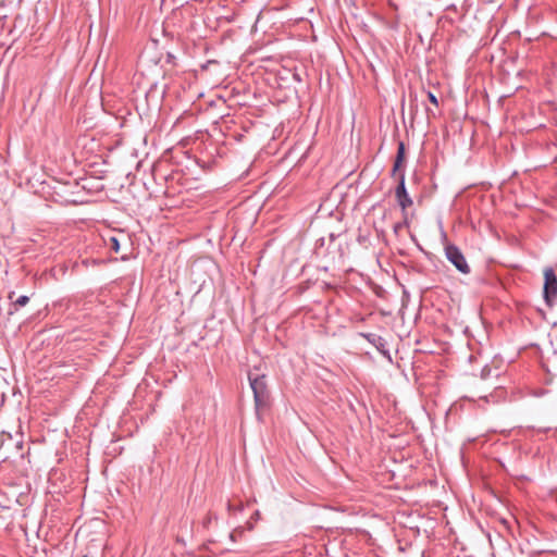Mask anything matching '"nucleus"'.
I'll return each mask as SVG.
<instances>
[{"mask_svg": "<svg viewBox=\"0 0 557 557\" xmlns=\"http://www.w3.org/2000/svg\"><path fill=\"white\" fill-rule=\"evenodd\" d=\"M248 380L253 393L255 408L258 418L261 411L268 409L271 404L270 391L268 388L267 375L259 373V369L255 367L248 372Z\"/></svg>", "mask_w": 557, "mask_h": 557, "instance_id": "f257e3e1", "label": "nucleus"}, {"mask_svg": "<svg viewBox=\"0 0 557 557\" xmlns=\"http://www.w3.org/2000/svg\"><path fill=\"white\" fill-rule=\"evenodd\" d=\"M543 296L546 305L553 308L557 301V276L552 268L544 271Z\"/></svg>", "mask_w": 557, "mask_h": 557, "instance_id": "f03ea898", "label": "nucleus"}, {"mask_svg": "<svg viewBox=\"0 0 557 557\" xmlns=\"http://www.w3.org/2000/svg\"><path fill=\"white\" fill-rule=\"evenodd\" d=\"M445 256L449 262H451L458 271L463 274L470 273V267L462 253V251L454 244H448L445 247Z\"/></svg>", "mask_w": 557, "mask_h": 557, "instance_id": "7ed1b4c3", "label": "nucleus"}, {"mask_svg": "<svg viewBox=\"0 0 557 557\" xmlns=\"http://www.w3.org/2000/svg\"><path fill=\"white\" fill-rule=\"evenodd\" d=\"M398 177V185L395 189L396 200L403 211V214L406 215V210L412 206V199L407 193L405 185V172H400Z\"/></svg>", "mask_w": 557, "mask_h": 557, "instance_id": "20e7f679", "label": "nucleus"}, {"mask_svg": "<svg viewBox=\"0 0 557 557\" xmlns=\"http://www.w3.org/2000/svg\"><path fill=\"white\" fill-rule=\"evenodd\" d=\"M404 160H405V145H404V143L400 141L398 144L397 154H396V159H395L393 171H392V174L394 176H399L400 172H405L404 170H401Z\"/></svg>", "mask_w": 557, "mask_h": 557, "instance_id": "39448f33", "label": "nucleus"}, {"mask_svg": "<svg viewBox=\"0 0 557 557\" xmlns=\"http://www.w3.org/2000/svg\"><path fill=\"white\" fill-rule=\"evenodd\" d=\"M28 301H29V297L26 295H22V296L17 297L15 301H13L12 308L14 310H17L20 307L26 306L28 304Z\"/></svg>", "mask_w": 557, "mask_h": 557, "instance_id": "423d86ee", "label": "nucleus"}, {"mask_svg": "<svg viewBox=\"0 0 557 557\" xmlns=\"http://www.w3.org/2000/svg\"><path fill=\"white\" fill-rule=\"evenodd\" d=\"M108 247L110 248V250L117 253L120 251V242H119L117 237L111 236L109 238Z\"/></svg>", "mask_w": 557, "mask_h": 557, "instance_id": "0eeeda50", "label": "nucleus"}, {"mask_svg": "<svg viewBox=\"0 0 557 557\" xmlns=\"http://www.w3.org/2000/svg\"><path fill=\"white\" fill-rule=\"evenodd\" d=\"M367 338H368L370 342H373V343L376 345V347H377V349H379V350H382V348H381V347H384V343H383V338H382V337H380V336H375V335H373V334H369V335H367Z\"/></svg>", "mask_w": 557, "mask_h": 557, "instance_id": "6e6552de", "label": "nucleus"}, {"mask_svg": "<svg viewBox=\"0 0 557 557\" xmlns=\"http://www.w3.org/2000/svg\"><path fill=\"white\" fill-rule=\"evenodd\" d=\"M481 379L486 380L492 376V369L488 366L483 367L480 373Z\"/></svg>", "mask_w": 557, "mask_h": 557, "instance_id": "1a4fd4ad", "label": "nucleus"}, {"mask_svg": "<svg viewBox=\"0 0 557 557\" xmlns=\"http://www.w3.org/2000/svg\"><path fill=\"white\" fill-rule=\"evenodd\" d=\"M428 99L430 100V102L432 104H434L436 107L438 106V100H437L436 96L433 92L428 91Z\"/></svg>", "mask_w": 557, "mask_h": 557, "instance_id": "9d476101", "label": "nucleus"}, {"mask_svg": "<svg viewBox=\"0 0 557 557\" xmlns=\"http://www.w3.org/2000/svg\"><path fill=\"white\" fill-rule=\"evenodd\" d=\"M252 518H253V519H256V520L260 519V511H259V510H256V511L253 512V515H252Z\"/></svg>", "mask_w": 557, "mask_h": 557, "instance_id": "9b49d317", "label": "nucleus"}, {"mask_svg": "<svg viewBox=\"0 0 557 557\" xmlns=\"http://www.w3.org/2000/svg\"><path fill=\"white\" fill-rule=\"evenodd\" d=\"M23 445H24V444H23V441H18V442L16 443V448H17L18 450H22V449H23Z\"/></svg>", "mask_w": 557, "mask_h": 557, "instance_id": "f8f14e48", "label": "nucleus"}, {"mask_svg": "<svg viewBox=\"0 0 557 557\" xmlns=\"http://www.w3.org/2000/svg\"><path fill=\"white\" fill-rule=\"evenodd\" d=\"M210 521H211V517H210V515H208V517H207V519L205 520L203 524H205V525H207V524H209V523H210Z\"/></svg>", "mask_w": 557, "mask_h": 557, "instance_id": "ddd939ff", "label": "nucleus"}, {"mask_svg": "<svg viewBox=\"0 0 557 557\" xmlns=\"http://www.w3.org/2000/svg\"><path fill=\"white\" fill-rule=\"evenodd\" d=\"M227 509H228L230 511H231V510H233V506H232V504H231V503H228V504H227Z\"/></svg>", "mask_w": 557, "mask_h": 557, "instance_id": "4468645a", "label": "nucleus"}, {"mask_svg": "<svg viewBox=\"0 0 557 557\" xmlns=\"http://www.w3.org/2000/svg\"><path fill=\"white\" fill-rule=\"evenodd\" d=\"M13 295H14V293H11V294L9 295V298H10V299H12Z\"/></svg>", "mask_w": 557, "mask_h": 557, "instance_id": "2eb2a0df", "label": "nucleus"}, {"mask_svg": "<svg viewBox=\"0 0 557 557\" xmlns=\"http://www.w3.org/2000/svg\"><path fill=\"white\" fill-rule=\"evenodd\" d=\"M83 557H87V556H83Z\"/></svg>", "mask_w": 557, "mask_h": 557, "instance_id": "dca6fc26", "label": "nucleus"}]
</instances>
